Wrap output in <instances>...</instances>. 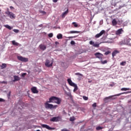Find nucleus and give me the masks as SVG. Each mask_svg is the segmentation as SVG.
<instances>
[{
	"mask_svg": "<svg viewBox=\"0 0 131 131\" xmlns=\"http://www.w3.org/2000/svg\"><path fill=\"white\" fill-rule=\"evenodd\" d=\"M61 98L53 96L50 98L49 101H48V103H55L56 104H57L59 105L61 104Z\"/></svg>",
	"mask_w": 131,
	"mask_h": 131,
	"instance_id": "1",
	"label": "nucleus"
},
{
	"mask_svg": "<svg viewBox=\"0 0 131 131\" xmlns=\"http://www.w3.org/2000/svg\"><path fill=\"white\" fill-rule=\"evenodd\" d=\"M68 84H70L71 86H73L74 87V90L73 92H75L78 90V87L76 84L75 83L73 82L71 79L69 78L67 80Z\"/></svg>",
	"mask_w": 131,
	"mask_h": 131,
	"instance_id": "2",
	"label": "nucleus"
},
{
	"mask_svg": "<svg viewBox=\"0 0 131 131\" xmlns=\"http://www.w3.org/2000/svg\"><path fill=\"white\" fill-rule=\"evenodd\" d=\"M49 101H47L45 103V108L46 109H50V110L56 109L58 107L57 105H53V104H49Z\"/></svg>",
	"mask_w": 131,
	"mask_h": 131,
	"instance_id": "3",
	"label": "nucleus"
},
{
	"mask_svg": "<svg viewBox=\"0 0 131 131\" xmlns=\"http://www.w3.org/2000/svg\"><path fill=\"white\" fill-rule=\"evenodd\" d=\"M62 120V117L60 116L55 117L50 119L51 122H57Z\"/></svg>",
	"mask_w": 131,
	"mask_h": 131,
	"instance_id": "4",
	"label": "nucleus"
},
{
	"mask_svg": "<svg viewBox=\"0 0 131 131\" xmlns=\"http://www.w3.org/2000/svg\"><path fill=\"white\" fill-rule=\"evenodd\" d=\"M53 66V61H51L48 59L46 60L45 66L46 67L50 68L52 67Z\"/></svg>",
	"mask_w": 131,
	"mask_h": 131,
	"instance_id": "5",
	"label": "nucleus"
},
{
	"mask_svg": "<svg viewBox=\"0 0 131 131\" xmlns=\"http://www.w3.org/2000/svg\"><path fill=\"white\" fill-rule=\"evenodd\" d=\"M17 59L18 60L21 61L22 62H28V61H29L28 58H25V57H23L21 56H18Z\"/></svg>",
	"mask_w": 131,
	"mask_h": 131,
	"instance_id": "6",
	"label": "nucleus"
},
{
	"mask_svg": "<svg viewBox=\"0 0 131 131\" xmlns=\"http://www.w3.org/2000/svg\"><path fill=\"white\" fill-rule=\"evenodd\" d=\"M121 95H122V93L118 94H116L115 95H111V96H108L107 97H105L104 98V100L105 102H106L108 99H112L113 97L119 96Z\"/></svg>",
	"mask_w": 131,
	"mask_h": 131,
	"instance_id": "7",
	"label": "nucleus"
},
{
	"mask_svg": "<svg viewBox=\"0 0 131 131\" xmlns=\"http://www.w3.org/2000/svg\"><path fill=\"white\" fill-rule=\"evenodd\" d=\"M105 30H101L100 32V33H98L95 35V38H99L100 36H101L102 35L105 34Z\"/></svg>",
	"mask_w": 131,
	"mask_h": 131,
	"instance_id": "8",
	"label": "nucleus"
},
{
	"mask_svg": "<svg viewBox=\"0 0 131 131\" xmlns=\"http://www.w3.org/2000/svg\"><path fill=\"white\" fill-rule=\"evenodd\" d=\"M6 14L9 15L10 19H13L15 18V15L14 13H12L11 12L7 11L6 12Z\"/></svg>",
	"mask_w": 131,
	"mask_h": 131,
	"instance_id": "9",
	"label": "nucleus"
},
{
	"mask_svg": "<svg viewBox=\"0 0 131 131\" xmlns=\"http://www.w3.org/2000/svg\"><path fill=\"white\" fill-rule=\"evenodd\" d=\"M38 47H39L41 51H45L47 49V46L42 43L40 44Z\"/></svg>",
	"mask_w": 131,
	"mask_h": 131,
	"instance_id": "10",
	"label": "nucleus"
},
{
	"mask_svg": "<svg viewBox=\"0 0 131 131\" xmlns=\"http://www.w3.org/2000/svg\"><path fill=\"white\" fill-rule=\"evenodd\" d=\"M41 126H42V127L43 128H45L48 130H54V128L50 127L48 125H47V124H42Z\"/></svg>",
	"mask_w": 131,
	"mask_h": 131,
	"instance_id": "11",
	"label": "nucleus"
},
{
	"mask_svg": "<svg viewBox=\"0 0 131 131\" xmlns=\"http://www.w3.org/2000/svg\"><path fill=\"white\" fill-rule=\"evenodd\" d=\"M95 56L97 58L102 59V57L103 56V55L101 53L97 52L95 54Z\"/></svg>",
	"mask_w": 131,
	"mask_h": 131,
	"instance_id": "12",
	"label": "nucleus"
},
{
	"mask_svg": "<svg viewBox=\"0 0 131 131\" xmlns=\"http://www.w3.org/2000/svg\"><path fill=\"white\" fill-rule=\"evenodd\" d=\"M31 91L33 94H38L39 93V91L37 90L36 87H32L31 88Z\"/></svg>",
	"mask_w": 131,
	"mask_h": 131,
	"instance_id": "13",
	"label": "nucleus"
},
{
	"mask_svg": "<svg viewBox=\"0 0 131 131\" xmlns=\"http://www.w3.org/2000/svg\"><path fill=\"white\" fill-rule=\"evenodd\" d=\"M123 32V30L122 29H118L117 31H116V35H120L122 34Z\"/></svg>",
	"mask_w": 131,
	"mask_h": 131,
	"instance_id": "14",
	"label": "nucleus"
},
{
	"mask_svg": "<svg viewBox=\"0 0 131 131\" xmlns=\"http://www.w3.org/2000/svg\"><path fill=\"white\" fill-rule=\"evenodd\" d=\"M90 45H93V47H99V44L97 43H94V41H90Z\"/></svg>",
	"mask_w": 131,
	"mask_h": 131,
	"instance_id": "15",
	"label": "nucleus"
},
{
	"mask_svg": "<svg viewBox=\"0 0 131 131\" xmlns=\"http://www.w3.org/2000/svg\"><path fill=\"white\" fill-rule=\"evenodd\" d=\"M13 78H14V79H13V82H15L16 81H19L20 80V78L18 76H13Z\"/></svg>",
	"mask_w": 131,
	"mask_h": 131,
	"instance_id": "16",
	"label": "nucleus"
},
{
	"mask_svg": "<svg viewBox=\"0 0 131 131\" xmlns=\"http://www.w3.org/2000/svg\"><path fill=\"white\" fill-rule=\"evenodd\" d=\"M68 13V9H67V10H66V12H63V13L62 14V18H64L65 16H67Z\"/></svg>",
	"mask_w": 131,
	"mask_h": 131,
	"instance_id": "17",
	"label": "nucleus"
},
{
	"mask_svg": "<svg viewBox=\"0 0 131 131\" xmlns=\"http://www.w3.org/2000/svg\"><path fill=\"white\" fill-rule=\"evenodd\" d=\"M112 25L113 26H115L117 25V21H116V19H113Z\"/></svg>",
	"mask_w": 131,
	"mask_h": 131,
	"instance_id": "18",
	"label": "nucleus"
},
{
	"mask_svg": "<svg viewBox=\"0 0 131 131\" xmlns=\"http://www.w3.org/2000/svg\"><path fill=\"white\" fill-rule=\"evenodd\" d=\"M12 43L13 45L15 46H18L19 45V43L16 42V41H15V40L12 41Z\"/></svg>",
	"mask_w": 131,
	"mask_h": 131,
	"instance_id": "19",
	"label": "nucleus"
},
{
	"mask_svg": "<svg viewBox=\"0 0 131 131\" xmlns=\"http://www.w3.org/2000/svg\"><path fill=\"white\" fill-rule=\"evenodd\" d=\"M129 40H130V39L129 38L125 39V40H124V43H125V45H127L129 43Z\"/></svg>",
	"mask_w": 131,
	"mask_h": 131,
	"instance_id": "20",
	"label": "nucleus"
},
{
	"mask_svg": "<svg viewBox=\"0 0 131 131\" xmlns=\"http://www.w3.org/2000/svg\"><path fill=\"white\" fill-rule=\"evenodd\" d=\"M57 38L58 39H62V35L61 33H59L57 35Z\"/></svg>",
	"mask_w": 131,
	"mask_h": 131,
	"instance_id": "21",
	"label": "nucleus"
},
{
	"mask_svg": "<svg viewBox=\"0 0 131 131\" xmlns=\"http://www.w3.org/2000/svg\"><path fill=\"white\" fill-rule=\"evenodd\" d=\"M80 33V31H70V34H75V33Z\"/></svg>",
	"mask_w": 131,
	"mask_h": 131,
	"instance_id": "22",
	"label": "nucleus"
},
{
	"mask_svg": "<svg viewBox=\"0 0 131 131\" xmlns=\"http://www.w3.org/2000/svg\"><path fill=\"white\" fill-rule=\"evenodd\" d=\"M130 90V89L129 88H121V91H129Z\"/></svg>",
	"mask_w": 131,
	"mask_h": 131,
	"instance_id": "23",
	"label": "nucleus"
},
{
	"mask_svg": "<svg viewBox=\"0 0 131 131\" xmlns=\"http://www.w3.org/2000/svg\"><path fill=\"white\" fill-rule=\"evenodd\" d=\"M6 67H7V64H6V63H3V64H2V67H1L2 69H6Z\"/></svg>",
	"mask_w": 131,
	"mask_h": 131,
	"instance_id": "24",
	"label": "nucleus"
},
{
	"mask_svg": "<svg viewBox=\"0 0 131 131\" xmlns=\"http://www.w3.org/2000/svg\"><path fill=\"white\" fill-rule=\"evenodd\" d=\"M126 64V61H122L120 63L121 66H125Z\"/></svg>",
	"mask_w": 131,
	"mask_h": 131,
	"instance_id": "25",
	"label": "nucleus"
},
{
	"mask_svg": "<svg viewBox=\"0 0 131 131\" xmlns=\"http://www.w3.org/2000/svg\"><path fill=\"white\" fill-rule=\"evenodd\" d=\"M76 118L74 117H70V121L71 122H73L75 120Z\"/></svg>",
	"mask_w": 131,
	"mask_h": 131,
	"instance_id": "26",
	"label": "nucleus"
},
{
	"mask_svg": "<svg viewBox=\"0 0 131 131\" xmlns=\"http://www.w3.org/2000/svg\"><path fill=\"white\" fill-rule=\"evenodd\" d=\"M5 28L9 29V30H11L12 29V27L9 25H5Z\"/></svg>",
	"mask_w": 131,
	"mask_h": 131,
	"instance_id": "27",
	"label": "nucleus"
},
{
	"mask_svg": "<svg viewBox=\"0 0 131 131\" xmlns=\"http://www.w3.org/2000/svg\"><path fill=\"white\" fill-rule=\"evenodd\" d=\"M82 98H83V100H84L85 101L89 100V97H86L85 96H83Z\"/></svg>",
	"mask_w": 131,
	"mask_h": 131,
	"instance_id": "28",
	"label": "nucleus"
},
{
	"mask_svg": "<svg viewBox=\"0 0 131 131\" xmlns=\"http://www.w3.org/2000/svg\"><path fill=\"white\" fill-rule=\"evenodd\" d=\"M117 53H118V51H114L112 53V56L113 57H114L117 54Z\"/></svg>",
	"mask_w": 131,
	"mask_h": 131,
	"instance_id": "29",
	"label": "nucleus"
},
{
	"mask_svg": "<svg viewBox=\"0 0 131 131\" xmlns=\"http://www.w3.org/2000/svg\"><path fill=\"white\" fill-rule=\"evenodd\" d=\"M102 128H103V127L98 126V127H96V130H101Z\"/></svg>",
	"mask_w": 131,
	"mask_h": 131,
	"instance_id": "30",
	"label": "nucleus"
},
{
	"mask_svg": "<svg viewBox=\"0 0 131 131\" xmlns=\"http://www.w3.org/2000/svg\"><path fill=\"white\" fill-rule=\"evenodd\" d=\"M72 24H73V25H74V27H75V28H77L78 25L76 23L73 22V23H72Z\"/></svg>",
	"mask_w": 131,
	"mask_h": 131,
	"instance_id": "31",
	"label": "nucleus"
},
{
	"mask_svg": "<svg viewBox=\"0 0 131 131\" xmlns=\"http://www.w3.org/2000/svg\"><path fill=\"white\" fill-rule=\"evenodd\" d=\"M107 62V61L106 60H104L103 61H101V63L102 64H106Z\"/></svg>",
	"mask_w": 131,
	"mask_h": 131,
	"instance_id": "32",
	"label": "nucleus"
},
{
	"mask_svg": "<svg viewBox=\"0 0 131 131\" xmlns=\"http://www.w3.org/2000/svg\"><path fill=\"white\" fill-rule=\"evenodd\" d=\"M111 53V51H106L105 53H104V55L107 56V55H109Z\"/></svg>",
	"mask_w": 131,
	"mask_h": 131,
	"instance_id": "33",
	"label": "nucleus"
},
{
	"mask_svg": "<svg viewBox=\"0 0 131 131\" xmlns=\"http://www.w3.org/2000/svg\"><path fill=\"white\" fill-rule=\"evenodd\" d=\"M0 83L7 84V82L6 81H0Z\"/></svg>",
	"mask_w": 131,
	"mask_h": 131,
	"instance_id": "34",
	"label": "nucleus"
},
{
	"mask_svg": "<svg viewBox=\"0 0 131 131\" xmlns=\"http://www.w3.org/2000/svg\"><path fill=\"white\" fill-rule=\"evenodd\" d=\"M13 32L15 33H19V30L18 29H13Z\"/></svg>",
	"mask_w": 131,
	"mask_h": 131,
	"instance_id": "35",
	"label": "nucleus"
},
{
	"mask_svg": "<svg viewBox=\"0 0 131 131\" xmlns=\"http://www.w3.org/2000/svg\"><path fill=\"white\" fill-rule=\"evenodd\" d=\"M75 75L82 76V74L79 73H75Z\"/></svg>",
	"mask_w": 131,
	"mask_h": 131,
	"instance_id": "36",
	"label": "nucleus"
},
{
	"mask_svg": "<svg viewBox=\"0 0 131 131\" xmlns=\"http://www.w3.org/2000/svg\"><path fill=\"white\" fill-rule=\"evenodd\" d=\"M40 13L43 14V15H46V14H47L46 12L42 11H40Z\"/></svg>",
	"mask_w": 131,
	"mask_h": 131,
	"instance_id": "37",
	"label": "nucleus"
},
{
	"mask_svg": "<svg viewBox=\"0 0 131 131\" xmlns=\"http://www.w3.org/2000/svg\"><path fill=\"white\" fill-rule=\"evenodd\" d=\"M92 107H93L94 108H95L96 107H97V103H93L92 105Z\"/></svg>",
	"mask_w": 131,
	"mask_h": 131,
	"instance_id": "38",
	"label": "nucleus"
},
{
	"mask_svg": "<svg viewBox=\"0 0 131 131\" xmlns=\"http://www.w3.org/2000/svg\"><path fill=\"white\" fill-rule=\"evenodd\" d=\"M48 37H49L50 38H51L53 37V33H49V34H48Z\"/></svg>",
	"mask_w": 131,
	"mask_h": 131,
	"instance_id": "39",
	"label": "nucleus"
},
{
	"mask_svg": "<svg viewBox=\"0 0 131 131\" xmlns=\"http://www.w3.org/2000/svg\"><path fill=\"white\" fill-rule=\"evenodd\" d=\"M127 45L131 46V39H130V40L129 41Z\"/></svg>",
	"mask_w": 131,
	"mask_h": 131,
	"instance_id": "40",
	"label": "nucleus"
},
{
	"mask_svg": "<svg viewBox=\"0 0 131 131\" xmlns=\"http://www.w3.org/2000/svg\"><path fill=\"white\" fill-rule=\"evenodd\" d=\"M71 45H75V41H71Z\"/></svg>",
	"mask_w": 131,
	"mask_h": 131,
	"instance_id": "41",
	"label": "nucleus"
},
{
	"mask_svg": "<svg viewBox=\"0 0 131 131\" xmlns=\"http://www.w3.org/2000/svg\"><path fill=\"white\" fill-rule=\"evenodd\" d=\"M61 131H70L69 130H68L66 128H64V129H62V130H61Z\"/></svg>",
	"mask_w": 131,
	"mask_h": 131,
	"instance_id": "42",
	"label": "nucleus"
},
{
	"mask_svg": "<svg viewBox=\"0 0 131 131\" xmlns=\"http://www.w3.org/2000/svg\"><path fill=\"white\" fill-rule=\"evenodd\" d=\"M11 96V91L9 92V93H8V97H9Z\"/></svg>",
	"mask_w": 131,
	"mask_h": 131,
	"instance_id": "43",
	"label": "nucleus"
},
{
	"mask_svg": "<svg viewBox=\"0 0 131 131\" xmlns=\"http://www.w3.org/2000/svg\"><path fill=\"white\" fill-rule=\"evenodd\" d=\"M27 75V73H22L21 76L22 77H25V75Z\"/></svg>",
	"mask_w": 131,
	"mask_h": 131,
	"instance_id": "44",
	"label": "nucleus"
},
{
	"mask_svg": "<svg viewBox=\"0 0 131 131\" xmlns=\"http://www.w3.org/2000/svg\"><path fill=\"white\" fill-rule=\"evenodd\" d=\"M4 99H3L2 98H0V102H4Z\"/></svg>",
	"mask_w": 131,
	"mask_h": 131,
	"instance_id": "45",
	"label": "nucleus"
},
{
	"mask_svg": "<svg viewBox=\"0 0 131 131\" xmlns=\"http://www.w3.org/2000/svg\"><path fill=\"white\" fill-rule=\"evenodd\" d=\"M55 45H59V42H58V41H55Z\"/></svg>",
	"mask_w": 131,
	"mask_h": 131,
	"instance_id": "46",
	"label": "nucleus"
},
{
	"mask_svg": "<svg viewBox=\"0 0 131 131\" xmlns=\"http://www.w3.org/2000/svg\"><path fill=\"white\" fill-rule=\"evenodd\" d=\"M58 0H53V3H57Z\"/></svg>",
	"mask_w": 131,
	"mask_h": 131,
	"instance_id": "47",
	"label": "nucleus"
},
{
	"mask_svg": "<svg viewBox=\"0 0 131 131\" xmlns=\"http://www.w3.org/2000/svg\"><path fill=\"white\" fill-rule=\"evenodd\" d=\"M10 9H13V7L12 6H10Z\"/></svg>",
	"mask_w": 131,
	"mask_h": 131,
	"instance_id": "48",
	"label": "nucleus"
},
{
	"mask_svg": "<svg viewBox=\"0 0 131 131\" xmlns=\"http://www.w3.org/2000/svg\"><path fill=\"white\" fill-rule=\"evenodd\" d=\"M77 36H74V37H71V38H75Z\"/></svg>",
	"mask_w": 131,
	"mask_h": 131,
	"instance_id": "49",
	"label": "nucleus"
},
{
	"mask_svg": "<svg viewBox=\"0 0 131 131\" xmlns=\"http://www.w3.org/2000/svg\"><path fill=\"white\" fill-rule=\"evenodd\" d=\"M104 42H101V43H104Z\"/></svg>",
	"mask_w": 131,
	"mask_h": 131,
	"instance_id": "50",
	"label": "nucleus"
},
{
	"mask_svg": "<svg viewBox=\"0 0 131 131\" xmlns=\"http://www.w3.org/2000/svg\"><path fill=\"white\" fill-rule=\"evenodd\" d=\"M36 131H40L39 130H36Z\"/></svg>",
	"mask_w": 131,
	"mask_h": 131,
	"instance_id": "51",
	"label": "nucleus"
},
{
	"mask_svg": "<svg viewBox=\"0 0 131 131\" xmlns=\"http://www.w3.org/2000/svg\"><path fill=\"white\" fill-rule=\"evenodd\" d=\"M113 86V85H111V86Z\"/></svg>",
	"mask_w": 131,
	"mask_h": 131,
	"instance_id": "52",
	"label": "nucleus"
},
{
	"mask_svg": "<svg viewBox=\"0 0 131 131\" xmlns=\"http://www.w3.org/2000/svg\"><path fill=\"white\" fill-rule=\"evenodd\" d=\"M102 38H101V40H102Z\"/></svg>",
	"mask_w": 131,
	"mask_h": 131,
	"instance_id": "53",
	"label": "nucleus"
}]
</instances>
